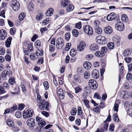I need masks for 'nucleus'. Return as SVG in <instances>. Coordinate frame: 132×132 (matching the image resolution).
I'll return each instance as SVG.
<instances>
[{
    "mask_svg": "<svg viewBox=\"0 0 132 132\" xmlns=\"http://www.w3.org/2000/svg\"><path fill=\"white\" fill-rule=\"evenodd\" d=\"M41 101V102H39L40 103L39 104V108L42 110H44V109L46 111L49 110L48 107L50 104L49 103L44 100L43 101Z\"/></svg>",
    "mask_w": 132,
    "mask_h": 132,
    "instance_id": "nucleus-1",
    "label": "nucleus"
},
{
    "mask_svg": "<svg viewBox=\"0 0 132 132\" xmlns=\"http://www.w3.org/2000/svg\"><path fill=\"white\" fill-rule=\"evenodd\" d=\"M10 4L12 8L14 11H17L19 9L20 5L19 2L16 0H12Z\"/></svg>",
    "mask_w": 132,
    "mask_h": 132,
    "instance_id": "nucleus-2",
    "label": "nucleus"
},
{
    "mask_svg": "<svg viewBox=\"0 0 132 132\" xmlns=\"http://www.w3.org/2000/svg\"><path fill=\"white\" fill-rule=\"evenodd\" d=\"M95 40L97 43L100 44H105L107 42V40L105 37L101 35L97 36Z\"/></svg>",
    "mask_w": 132,
    "mask_h": 132,
    "instance_id": "nucleus-3",
    "label": "nucleus"
},
{
    "mask_svg": "<svg viewBox=\"0 0 132 132\" xmlns=\"http://www.w3.org/2000/svg\"><path fill=\"white\" fill-rule=\"evenodd\" d=\"M33 110L32 109H29L26 111H23V117L25 119L31 117L33 115Z\"/></svg>",
    "mask_w": 132,
    "mask_h": 132,
    "instance_id": "nucleus-4",
    "label": "nucleus"
},
{
    "mask_svg": "<svg viewBox=\"0 0 132 132\" xmlns=\"http://www.w3.org/2000/svg\"><path fill=\"white\" fill-rule=\"evenodd\" d=\"M83 30L84 32L89 35H93V28L89 25H85L83 27Z\"/></svg>",
    "mask_w": 132,
    "mask_h": 132,
    "instance_id": "nucleus-5",
    "label": "nucleus"
},
{
    "mask_svg": "<svg viewBox=\"0 0 132 132\" xmlns=\"http://www.w3.org/2000/svg\"><path fill=\"white\" fill-rule=\"evenodd\" d=\"M36 121L38 122V125L39 126L38 127L39 129L41 130L42 127L46 125V123L42 118L39 117H36Z\"/></svg>",
    "mask_w": 132,
    "mask_h": 132,
    "instance_id": "nucleus-6",
    "label": "nucleus"
},
{
    "mask_svg": "<svg viewBox=\"0 0 132 132\" xmlns=\"http://www.w3.org/2000/svg\"><path fill=\"white\" fill-rule=\"evenodd\" d=\"M116 29L120 31H123L124 29V25L123 23L120 21L117 22L115 25Z\"/></svg>",
    "mask_w": 132,
    "mask_h": 132,
    "instance_id": "nucleus-7",
    "label": "nucleus"
},
{
    "mask_svg": "<svg viewBox=\"0 0 132 132\" xmlns=\"http://www.w3.org/2000/svg\"><path fill=\"white\" fill-rule=\"evenodd\" d=\"M64 45V41L63 39L59 38L57 39L56 41V46L59 49H61Z\"/></svg>",
    "mask_w": 132,
    "mask_h": 132,
    "instance_id": "nucleus-8",
    "label": "nucleus"
},
{
    "mask_svg": "<svg viewBox=\"0 0 132 132\" xmlns=\"http://www.w3.org/2000/svg\"><path fill=\"white\" fill-rule=\"evenodd\" d=\"M89 85L92 89H96L97 87V84L96 81L93 79L89 80L88 82Z\"/></svg>",
    "mask_w": 132,
    "mask_h": 132,
    "instance_id": "nucleus-9",
    "label": "nucleus"
},
{
    "mask_svg": "<svg viewBox=\"0 0 132 132\" xmlns=\"http://www.w3.org/2000/svg\"><path fill=\"white\" fill-rule=\"evenodd\" d=\"M27 125L30 127H33L35 125V120L33 118L28 119L26 121Z\"/></svg>",
    "mask_w": 132,
    "mask_h": 132,
    "instance_id": "nucleus-10",
    "label": "nucleus"
},
{
    "mask_svg": "<svg viewBox=\"0 0 132 132\" xmlns=\"http://www.w3.org/2000/svg\"><path fill=\"white\" fill-rule=\"evenodd\" d=\"M7 33L6 31L3 29L0 30V40H3L5 39L7 37Z\"/></svg>",
    "mask_w": 132,
    "mask_h": 132,
    "instance_id": "nucleus-11",
    "label": "nucleus"
},
{
    "mask_svg": "<svg viewBox=\"0 0 132 132\" xmlns=\"http://www.w3.org/2000/svg\"><path fill=\"white\" fill-rule=\"evenodd\" d=\"M91 75L93 78L95 79H97L99 76V72L97 69H94L92 71Z\"/></svg>",
    "mask_w": 132,
    "mask_h": 132,
    "instance_id": "nucleus-12",
    "label": "nucleus"
},
{
    "mask_svg": "<svg viewBox=\"0 0 132 132\" xmlns=\"http://www.w3.org/2000/svg\"><path fill=\"white\" fill-rule=\"evenodd\" d=\"M12 72L10 70H5L3 71L2 74V76L3 78H5L7 76L10 77L12 76Z\"/></svg>",
    "mask_w": 132,
    "mask_h": 132,
    "instance_id": "nucleus-13",
    "label": "nucleus"
},
{
    "mask_svg": "<svg viewBox=\"0 0 132 132\" xmlns=\"http://www.w3.org/2000/svg\"><path fill=\"white\" fill-rule=\"evenodd\" d=\"M116 17V14L113 12L108 14L106 17V19L108 21H110L115 19Z\"/></svg>",
    "mask_w": 132,
    "mask_h": 132,
    "instance_id": "nucleus-14",
    "label": "nucleus"
},
{
    "mask_svg": "<svg viewBox=\"0 0 132 132\" xmlns=\"http://www.w3.org/2000/svg\"><path fill=\"white\" fill-rule=\"evenodd\" d=\"M120 93V97L126 100L129 97V95L126 91H121Z\"/></svg>",
    "mask_w": 132,
    "mask_h": 132,
    "instance_id": "nucleus-15",
    "label": "nucleus"
},
{
    "mask_svg": "<svg viewBox=\"0 0 132 132\" xmlns=\"http://www.w3.org/2000/svg\"><path fill=\"white\" fill-rule=\"evenodd\" d=\"M86 45L84 42L83 43L80 42V43L78 44L77 46V50L79 51H82L84 49Z\"/></svg>",
    "mask_w": 132,
    "mask_h": 132,
    "instance_id": "nucleus-16",
    "label": "nucleus"
},
{
    "mask_svg": "<svg viewBox=\"0 0 132 132\" xmlns=\"http://www.w3.org/2000/svg\"><path fill=\"white\" fill-rule=\"evenodd\" d=\"M132 52V50L130 48H128L124 51L123 55V56L127 57L130 55Z\"/></svg>",
    "mask_w": 132,
    "mask_h": 132,
    "instance_id": "nucleus-17",
    "label": "nucleus"
},
{
    "mask_svg": "<svg viewBox=\"0 0 132 132\" xmlns=\"http://www.w3.org/2000/svg\"><path fill=\"white\" fill-rule=\"evenodd\" d=\"M90 50L92 51H95L98 50V46L97 44L94 43L92 44L89 47Z\"/></svg>",
    "mask_w": 132,
    "mask_h": 132,
    "instance_id": "nucleus-18",
    "label": "nucleus"
},
{
    "mask_svg": "<svg viewBox=\"0 0 132 132\" xmlns=\"http://www.w3.org/2000/svg\"><path fill=\"white\" fill-rule=\"evenodd\" d=\"M104 30L105 33L108 34H110L112 33V30L111 27L108 26L105 27Z\"/></svg>",
    "mask_w": 132,
    "mask_h": 132,
    "instance_id": "nucleus-19",
    "label": "nucleus"
},
{
    "mask_svg": "<svg viewBox=\"0 0 132 132\" xmlns=\"http://www.w3.org/2000/svg\"><path fill=\"white\" fill-rule=\"evenodd\" d=\"M53 9L50 8L48 9L45 13L46 15L47 16H51L52 15L53 13Z\"/></svg>",
    "mask_w": 132,
    "mask_h": 132,
    "instance_id": "nucleus-20",
    "label": "nucleus"
},
{
    "mask_svg": "<svg viewBox=\"0 0 132 132\" xmlns=\"http://www.w3.org/2000/svg\"><path fill=\"white\" fill-rule=\"evenodd\" d=\"M12 40V37H9L6 40L5 42L6 46L7 47H9L11 43V41Z\"/></svg>",
    "mask_w": 132,
    "mask_h": 132,
    "instance_id": "nucleus-21",
    "label": "nucleus"
},
{
    "mask_svg": "<svg viewBox=\"0 0 132 132\" xmlns=\"http://www.w3.org/2000/svg\"><path fill=\"white\" fill-rule=\"evenodd\" d=\"M83 66L86 69L88 70L91 68V64L89 62H85L83 64Z\"/></svg>",
    "mask_w": 132,
    "mask_h": 132,
    "instance_id": "nucleus-22",
    "label": "nucleus"
},
{
    "mask_svg": "<svg viewBox=\"0 0 132 132\" xmlns=\"http://www.w3.org/2000/svg\"><path fill=\"white\" fill-rule=\"evenodd\" d=\"M38 56L36 55V53L35 54L34 53H31L30 55V58L33 60H36L38 58Z\"/></svg>",
    "mask_w": 132,
    "mask_h": 132,
    "instance_id": "nucleus-23",
    "label": "nucleus"
},
{
    "mask_svg": "<svg viewBox=\"0 0 132 132\" xmlns=\"http://www.w3.org/2000/svg\"><path fill=\"white\" fill-rule=\"evenodd\" d=\"M69 3L68 0H63V1H62L61 2V6L62 7H65L68 5Z\"/></svg>",
    "mask_w": 132,
    "mask_h": 132,
    "instance_id": "nucleus-24",
    "label": "nucleus"
},
{
    "mask_svg": "<svg viewBox=\"0 0 132 132\" xmlns=\"http://www.w3.org/2000/svg\"><path fill=\"white\" fill-rule=\"evenodd\" d=\"M95 31L96 33L100 34L102 33V30L99 27H95Z\"/></svg>",
    "mask_w": 132,
    "mask_h": 132,
    "instance_id": "nucleus-25",
    "label": "nucleus"
},
{
    "mask_svg": "<svg viewBox=\"0 0 132 132\" xmlns=\"http://www.w3.org/2000/svg\"><path fill=\"white\" fill-rule=\"evenodd\" d=\"M36 53L38 56H41L43 54V51L42 49H40L37 50L36 51Z\"/></svg>",
    "mask_w": 132,
    "mask_h": 132,
    "instance_id": "nucleus-26",
    "label": "nucleus"
},
{
    "mask_svg": "<svg viewBox=\"0 0 132 132\" xmlns=\"http://www.w3.org/2000/svg\"><path fill=\"white\" fill-rule=\"evenodd\" d=\"M95 54L96 56L99 57H102L104 56V53L102 52H101V51H97L95 53Z\"/></svg>",
    "mask_w": 132,
    "mask_h": 132,
    "instance_id": "nucleus-27",
    "label": "nucleus"
},
{
    "mask_svg": "<svg viewBox=\"0 0 132 132\" xmlns=\"http://www.w3.org/2000/svg\"><path fill=\"white\" fill-rule=\"evenodd\" d=\"M107 46L108 49L112 50L114 47V44L113 43L110 42L107 44Z\"/></svg>",
    "mask_w": 132,
    "mask_h": 132,
    "instance_id": "nucleus-28",
    "label": "nucleus"
},
{
    "mask_svg": "<svg viewBox=\"0 0 132 132\" xmlns=\"http://www.w3.org/2000/svg\"><path fill=\"white\" fill-rule=\"evenodd\" d=\"M74 9L73 6L72 5H68L67 8L66 10L67 12H69L72 11Z\"/></svg>",
    "mask_w": 132,
    "mask_h": 132,
    "instance_id": "nucleus-29",
    "label": "nucleus"
},
{
    "mask_svg": "<svg viewBox=\"0 0 132 132\" xmlns=\"http://www.w3.org/2000/svg\"><path fill=\"white\" fill-rule=\"evenodd\" d=\"M43 14L42 13H38L36 16V19L38 20L41 19L43 17Z\"/></svg>",
    "mask_w": 132,
    "mask_h": 132,
    "instance_id": "nucleus-30",
    "label": "nucleus"
},
{
    "mask_svg": "<svg viewBox=\"0 0 132 132\" xmlns=\"http://www.w3.org/2000/svg\"><path fill=\"white\" fill-rule=\"evenodd\" d=\"M35 45L36 48H39L41 46V42L39 40H37L35 42Z\"/></svg>",
    "mask_w": 132,
    "mask_h": 132,
    "instance_id": "nucleus-31",
    "label": "nucleus"
},
{
    "mask_svg": "<svg viewBox=\"0 0 132 132\" xmlns=\"http://www.w3.org/2000/svg\"><path fill=\"white\" fill-rule=\"evenodd\" d=\"M72 33L73 35L75 37H77L79 34L78 31L76 29L73 30Z\"/></svg>",
    "mask_w": 132,
    "mask_h": 132,
    "instance_id": "nucleus-32",
    "label": "nucleus"
},
{
    "mask_svg": "<svg viewBox=\"0 0 132 132\" xmlns=\"http://www.w3.org/2000/svg\"><path fill=\"white\" fill-rule=\"evenodd\" d=\"M113 117L114 121L117 122L119 121V119L117 114L116 113L114 114L113 115Z\"/></svg>",
    "mask_w": 132,
    "mask_h": 132,
    "instance_id": "nucleus-33",
    "label": "nucleus"
},
{
    "mask_svg": "<svg viewBox=\"0 0 132 132\" xmlns=\"http://www.w3.org/2000/svg\"><path fill=\"white\" fill-rule=\"evenodd\" d=\"M25 16V14L24 13H21L19 16V19L20 21H22Z\"/></svg>",
    "mask_w": 132,
    "mask_h": 132,
    "instance_id": "nucleus-34",
    "label": "nucleus"
},
{
    "mask_svg": "<svg viewBox=\"0 0 132 132\" xmlns=\"http://www.w3.org/2000/svg\"><path fill=\"white\" fill-rule=\"evenodd\" d=\"M76 53V50L72 49L70 51V54L72 56H75Z\"/></svg>",
    "mask_w": 132,
    "mask_h": 132,
    "instance_id": "nucleus-35",
    "label": "nucleus"
},
{
    "mask_svg": "<svg viewBox=\"0 0 132 132\" xmlns=\"http://www.w3.org/2000/svg\"><path fill=\"white\" fill-rule=\"evenodd\" d=\"M93 111L95 113H99L100 112V109L99 106H97L93 109Z\"/></svg>",
    "mask_w": 132,
    "mask_h": 132,
    "instance_id": "nucleus-36",
    "label": "nucleus"
},
{
    "mask_svg": "<svg viewBox=\"0 0 132 132\" xmlns=\"http://www.w3.org/2000/svg\"><path fill=\"white\" fill-rule=\"evenodd\" d=\"M119 104H118L115 102L114 103L113 107V110L114 111L117 112L118 111L119 108Z\"/></svg>",
    "mask_w": 132,
    "mask_h": 132,
    "instance_id": "nucleus-37",
    "label": "nucleus"
},
{
    "mask_svg": "<svg viewBox=\"0 0 132 132\" xmlns=\"http://www.w3.org/2000/svg\"><path fill=\"white\" fill-rule=\"evenodd\" d=\"M15 82V79L13 77H11L9 80V83L11 85H13Z\"/></svg>",
    "mask_w": 132,
    "mask_h": 132,
    "instance_id": "nucleus-38",
    "label": "nucleus"
},
{
    "mask_svg": "<svg viewBox=\"0 0 132 132\" xmlns=\"http://www.w3.org/2000/svg\"><path fill=\"white\" fill-rule=\"evenodd\" d=\"M16 32V29L14 27H13L10 30V32L11 35H14L15 34Z\"/></svg>",
    "mask_w": 132,
    "mask_h": 132,
    "instance_id": "nucleus-39",
    "label": "nucleus"
},
{
    "mask_svg": "<svg viewBox=\"0 0 132 132\" xmlns=\"http://www.w3.org/2000/svg\"><path fill=\"white\" fill-rule=\"evenodd\" d=\"M75 93H79L82 90L81 88L79 86L75 87Z\"/></svg>",
    "mask_w": 132,
    "mask_h": 132,
    "instance_id": "nucleus-40",
    "label": "nucleus"
},
{
    "mask_svg": "<svg viewBox=\"0 0 132 132\" xmlns=\"http://www.w3.org/2000/svg\"><path fill=\"white\" fill-rule=\"evenodd\" d=\"M50 19L49 18L45 19L43 21L42 23L43 25H46L50 22Z\"/></svg>",
    "mask_w": 132,
    "mask_h": 132,
    "instance_id": "nucleus-41",
    "label": "nucleus"
},
{
    "mask_svg": "<svg viewBox=\"0 0 132 132\" xmlns=\"http://www.w3.org/2000/svg\"><path fill=\"white\" fill-rule=\"evenodd\" d=\"M84 102V104H85V106L87 108H90V106L89 105V102L87 100H82Z\"/></svg>",
    "mask_w": 132,
    "mask_h": 132,
    "instance_id": "nucleus-42",
    "label": "nucleus"
},
{
    "mask_svg": "<svg viewBox=\"0 0 132 132\" xmlns=\"http://www.w3.org/2000/svg\"><path fill=\"white\" fill-rule=\"evenodd\" d=\"M41 114L43 116L46 117H48L49 116V113L45 111H43L41 112Z\"/></svg>",
    "mask_w": 132,
    "mask_h": 132,
    "instance_id": "nucleus-43",
    "label": "nucleus"
},
{
    "mask_svg": "<svg viewBox=\"0 0 132 132\" xmlns=\"http://www.w3.org/2000/svg\"><path fill=\"white\" fill-rule=\"evenodd\" d=\"M43 85L46 90L47 89L49 88V85L48 82L44 81L43 83Z\"/></svg>",
    "mask_w": 132,
    "mask_h": 132,
    "instance_id": "nucleus-44",
    "label": "nucleus"
},
{
    "mask_svg": "<svg viewBox=\"0 0 132 132\" xmlns=\"http://www.w3.org/2000/svg\"><path fill=\"white\" fill-rule=\"evenodd\" d=\"M100 24V21L98 20H96L94 21V25L95 26V27H99L98 26Z\"/></svg>",
    "mask_w": 132,
    "mask_h": 132,
    "instance_id": "nucleus-45",
    "label": "nucleus"
},
{
    "mask_svg": "<svg viewBox=\"0 0 132 132\" xmlns=\"http://www.w3.org/2000/svg\"><path fill=\"white\" fill-rule=\"evenodd\" d=\"M77 110L76 109L74 108H72L71 111V114L72 115H75L76 113Z\"/></svg>",
    "mask_w": 132,
    "mask_h": 132,
    "instance_id": "nucleus-46",
    "label": "nucleus"
},
{
    "mask_svg": "<svg viewBox=\"0 0 132 132\" xmlns=\"http://www.w3.org/2000/svg\"><path fill=\"white\" fill-rule=\"evenodd\" d=\"M75 27L77 29H80L81 27V22H79L76 23L75 26Z\"/></svg>",
    "mask_w": 132,
    "mask_h": 132,
    "instance_id": "nucleus-47",
    "label": "nucleus"
},
{
    "mask_svg": "<svg viewBox=\"0 0 132 132\" xmlns=\"http://www.w3.org/2000/svg\"><path fill=\"white\" fill-rule=\"evenodd\" d=\"M113 40L115 43H119L120 42V39L119 37H114Z\"/></svg>",
    "mask_w": 132,
    "mask_h": 132,
    "instance_id": "nucleus-48",
    "label": "nucleus"
},
{
    "mask_svg": "<svg viewBox=\"0 0 132 132\" xmlns=\"http://www.w3.org/2000/svg\"><path fill=\"white\" fill-rule=\"evenodd\" d=\"M44 62V59L42 57H40L37 61V63L38 64H40Z\"/></svg>",
    "mask_w": 132,
    "mask_h": 132,
    "instance_id": "nucleus-49",
    "label": "nucleus"
},
{
    "mask_svg": "<svg viewBox=\"0 0 132 132\" xmlns=\"http://www.w3.org/2000/svg\"><path fill=\"white\" fill-rule=\"evenodd\" d=\"M121 20L123 21H127V15L125 14H123L121 16Z\"/></svg>",
    "mask_w": 132,
    "mask_h": 132,
    "instance_id": "nucleus-50",
    "label": "nucleus"
},
{
    "mask_svg": "<svg viewBox=\"0 0 132 132\" xmlns=\"http://www.w3.org/2000/svg\"><path fill=\"white\" fill-rule=\"evenodd\" d=\"M104 130L106 131L108 130V123L106 122V121H104Z\"/></svg>",
    "mask_w": 132,
    "mask_h": 132,
    "instance_id": "nucleus-51",
    "label": "nucleus"
},
{
    "mask_svg": "<svg viewBox=\"0 0 132 132\" xmlns=\"http://www.w3.org/2000/svg\"><path fill=\"white\" fill-rule=\"evenodd\" d=\"M15 116L18 118H20L22 117L21 113L20 111L16 112L15 113Z\"/></svg>",
    "mask_w": 132,
    "mask_h": 132,
    "instance_id": "nucleus-52",
    "label": "nucleus"
},
{
    "mask_svg": "<svg viewBox=\"0 0 132 132\" xmlns=\"http://www.w3.org/2000/svg\"><path fill=\"white\" fill-rule=\"evenodd\" d=\"M70 38V35L69 33H67L65 35V38L66 40H68Z\"/></svg>",
    "mask_w": 132,
    "mask_h": 132,
    "instance_id": "nucleus-53",
    "label": "nucleus"
},
{
    "mask_svg": "<svg viewBox=\"0 0 132 132\" xmlns=\"http://www.w3.org/2000/svg\"><path fill=\"white\" fill-rule=\"evenodd\" d=\"M114 124L111 123L110 125L109 130L110 131H113L114 130Z\"/></svg>",
    "mask_w": 132,
    "mask_h": 132,
    "instance_id": "nucleus-54",
    "label": "nucleus"
},
{
    "mask_svg": "<svg viewBox=\"0 0 132 132\" xmlns=\"http://www.w3.org/2000/svg\"><path fill=\"white\" fill-rule=\"evenodd\" d=\"M71 46V44L70 43H68L66 45L65 50L66 51H68L70 49Z\"/></svg>",
    "mask_w": 132,
    "mask_h": 132,
    "instance_id": "nucleus-55",
    "label": "nucleus"
},
{
    "mask_svg": "<svg viewBox=\"0 0 132 132\" xmlns=\"http://www.w3.org/2000/svg\"><path fill=\"white\" fill-rule=\"evenodd\" d=\"M84 77L86 79H88L89 77L90 74L87 72H85L84 73Z\"/></svg>",
    "mask_w": 132,
    "mask_h": 132,
    "instance_id": "nucleus-56",
    "label": "nucleus"
},
{
    "mask_svg": "<svg viewBox=\"0 0 132 132\" xmlns=\"http://www.w3.org/2000/svg\"><path fill=\"white\" fill-rule=\"evenodd\" d=\"M94 97L97 99H101V96L98 93H95L94 94Z\"/></svg>",
    "mask_w": 132,
    "mask_h": 132,
    "instance_id": "nucleus-57",
    "label": "nucleus"
},
{
    "mask_svg": "<svg viewBox=\"0 0 132 132\" xmlns=\"http://www.w3.org/2000/svg\"><path fill=\"white\" fill-rule=\"evenodd\" d=\"M5 53V50L2 47H0V54L3 55Z\"/></svg>",
    "mask_w": 132,
    "mask_h": 132,
    "instance_id": "nucleus-58",
    "label": "nucleus"
},
{
    "mask_svg": "<svg viewBox=\"0 0 132 132\" xmlns=\"http://www.w3.org/2000/svg\"><path fill=\"white\" fill-rule=\"evenodd\" d=\"M127 112L128 114L130 116L132 117V109H128Z\"/></svg>",
    "mask_w": 132,
    "mask_h": 132,
    "instance_id": "nucleus-59",
    "label": "nucleus"
},
{
    "mask_svg": "<svg viewBox=\"0 0 132 132\" xmlns=\"http://www.w3.org/2000/svg\"><path fill=\"white\" fill-rule=\"evenodd\" d=\"M124 60L126 63H129L131 62V59L130 57H126L125 58Z\"/></svg>",
    "mask_w": 132,
    "mask_h": 132,
    "instance_id": "nucleus-60",
    "label": "nucleus"
},
{
    "mask_svg": "<svg viewBox=\"0 0 132 132\" xmlns=\"http://www.w3.org/2000/svg\"><path fill=\"white\" fill-rule=\"evenodd\" d=\"M81 95L82 96V97L81 98L82 100H86L85 99L87 97V94L85 93H82Z\"/></svg>",
    "mask_w": 132,
    "mask_h": 132,
    "instance_id": "nucleus-61",
    "label": "nucleus"
},
{
    "mask_svg": "<svg viewBox=\"0 0 132 132\" xmlns=\"http://www.w3.org/2000/svg\"><path fill=\"white\" fill-rule=\"evenodd\" d=\"M107 50H108L106 47H103L102 48L101 51V52H102L104 53H104L107 51Z\"/></svg>",
    "mask_w": 132,
    "mask_h": 132,
    "instance_id": "nucleus-62",
    "label": "nucleus"
},
{
    "mask_svg": "<svg viewBox=\"0 0 132 132\" xmlns=\"http://www.w3.org/2000/svg\"><path fill=\"white\" fill-rule=\"evenodd\" d=\"M57 93L58 95L64 94V93L63 92L62 90L60 88L57 89Z\"/></svg>",
    "mask_w": 132,
    "mask_h": 132,
    "instance_id": "nucleus-63",
    "label": "nucleus"
},
{
    "mask_svg": "<svg viewBox=\"0 0 132 132\" xmlns=\"http://www.w3.org/2000/svg\"><path fill=\"white\" fill-rule=\"evenodd\" d=\"M5 59L8 62H10L11 61V57L10 55H6L5 57Z\"/></svg>",
    "mask_w": 132,
    "mask_h": 132,
    "instance_id": "nucleus-64",
    "label": "nucleus"
}]
</instances>
